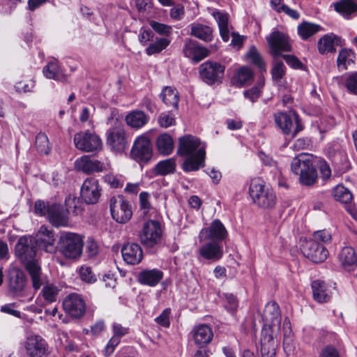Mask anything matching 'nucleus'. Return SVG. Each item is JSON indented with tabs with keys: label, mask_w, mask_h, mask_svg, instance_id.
I'll use <instances>...</instances> for the list:
<instances>
[{
	"label": "nucleus",
	"mask_w": 357,
	"mask_h": 357,
	"mask_svg": "<svg viewBox=\"0 0 357 357\" xmlns=\"http://www.w3.org/2000/svg\"><path fill=\"white\" fill-rule=\"evenodd\" d=\"M311 287L313 298L317 302L327 303L331 300L332 291L324 281L314 280L312 282Z\"/></svg>",
	"instance_id": "c85d7f7f"
},
{
	"label": "nucleus",
	"mask_w": 357,
	"mask_h": 357,
	"mask_svg": "<svg viewBox=\"0 0 357 357\" xmlns=\"http://www.w3.org/2000/svg\"><path fill=\"white\" fill-rule=\"evenodd\" d=\"M190 334L195 344L199 347L208 344L213 337L211 328L205 324L195 326Z\"/></svg>",
	"instance_id": "412c9836"
},
{
	"label": "nucleus",
	"mask_w": 357,
	"mask_h": 357,
	"mask_svg": "<svg viewBox=\"0 0 357 357\" xmlns=\"http://www.w3.org/2000/svg\"><path fill=\"white\" fill-rule=\"evenodd\" d=\"M285 66L282 61H275L271 70L273 79L275 81H280L285 73Z\"/></svg>",
	"instance_id": "603ef678"
},
{
	"label": "nucleus",
	"mask_w": 357,
	"mask_h": 357,
	"mask_svg": "<svg viewBox=\"0 0 357 357\" xmlns=\"http://www.w3.org/2000/svg\"><path fill=\"white\" fill-rule=\"evenodd\" d=\"M37 151L40 154L48 155L51 151V145L47 136L43 132L38 133L35 142Z\"/></svg>",
	"instance_id": "37998d69"
},
{
	"label": "nucleus",
	"mask_w": 357,
	"mask_h": 357,
	"mask_svg": "<svg viewBox=\"0 0 357 357\" xmlns=\"http://www.w3.org/2000/svg\"><path fill=\"white\" fill-rule=\"evenodd\" d=\"M269 53L273 58L282 56L283 52L292 50V45L289 36L280 31H273L266 38Z\"/></svg>",
	"instance_id": "0eeeda50"
},
{
	"label": "nucleus",
	"mask_w": 357,
	"mask_h": 357,
	"mask_svg": "<svg viewBox=\"0 0 357 357\" xmlns=\"http://www.w3.org/2000/svg\"><path fill=\"white\" fill-rule=\"evenodd\" d=\"M84 245L82 237L75 233L64 232L60 236L58 249L67 259H76L82 254Z\"/></svg>",
	"instance_id": "39448f33"
},
{
	"label": "nucleus",
	"mask_w": 357,
	"mask_h": 357,
	"mask_svg": "<svg viewBox=\"0 0 357 357\" xmlns=\"http://www.w3.org/2000/svg\"><path fill=\"white\" fill-rule=\"evenodd\" d=\"M339 40L340 38L334 34L324 35L318 40L317 47L319 53L324 54L335 51V44L338 45Z\"/></svg>",
	"instance_id": "7c9ffc66"
},
{
	"label": "nucleus",
	"mask_w": 357,
	"mask_h": 357,
	"mask_svg": "<svg viewBox=\"0 0 357 357\" xmlns=\"http://www.w3.org/2000/svg\"><path fill=\"white\" fill-rule=\"evenodd\" d=\"M163 278V273L158 269L144 270L137 275L139 283L150 287L157 285Z\"/></svg>",
	"instance_id": "c756f323"
},
{
	"label": "nucleus",
	"mask_w": 357,
	"mask_h": 357,
	"mask_svg": "<svg viewBox=\"0 0 357 357\" xmlns=\"http://www.w3.org/2000/svg\"><path fill=\"white\" fill-rule=\"evenodd\" d=\"M151 27L158 34L169 36L172 31V28L165 24L160 23L156 21H151L149 22Z\"/></svg>",
	"instance_id": "3c124183"
},
{
	"label": "nucleus",
	"mask_w": 357,
	"mask_h": 357,
	"mask_svg": "<svg viewBox=\"0 0 357 357\" xmlns=\"http://www.w3.org/2000/svg\"><path fill=\"white\" fill-rule=\"evenodd\" d=\"M320 357H340V355L336 348L328 345L322 349Z\"/></svg>",
	"instance_id": "774afa93"
},
{
	"label": "nucleus",
	"mask_w": 357,
	"mask_h": 357,
	"mask_svg": "<svg viewBox=\"0 0 357 357\" xmlns=\"http://www.w3.org/2000/svg\"><path fill=\"white\" fill-rule=\"evenodd\" d=\"M197 137L186 135L178 139L177 154L188 156L182 165L185 172L197 171L204 166L206 152Z\"/></svg>",
	"instance_id": "f03ea898"
},
{
	"label": "nucleus",
	"mask_w": 357,
	"mask_h": 357,
	"mask_svg": "<svg viewBox=\"0 0 357 357\" xmlns=\"http://www.w3.org/2000/svg\"><path fill=\"white\" fill-rule=\"evenodd\" d=\"M225 67L220 63L207 61L199 66L201 79L207 84L220 83L224 76Z\"/></svg>",
	"instance_id": "1a4fd4ad"
},
{
	"label": "nucleus",
	"mask_w": 357,
	"mask_h": 357,
	"mask_svg": "<svg viewBox=\"0 0 357 357\" xmlns=\"http://www.w3.org/2000/svg\"><path fill=\"white\" fill-rule=\"evenodd\" d=\"M107 144L110 149L116 152H122L127 146L125 130L123 127L109 129L107 134Z\"/></svg>",
	"instance_id": "6ab92c4d"
},
{
	"label": "nucleus",
	"mask_w": 357,
	"mask_h": 357,
	"mask_svg": "<svg viewBox=\"0 0 357 357\" xmlns=\"http://www.w3.org/2000/svg\"><path fill=\"white\" fill-rule=\"evenodd\" d=\"M36 245L41 250L47 252H54L56 250L54 231L47 226L40 227L36 236L33 238Z\"/></svg>",
	"instance_id": "dca6fc26"
},
{
	"label": "nucleus",
	"mask_w": 357,
	"mask_h": 357,
	"mask_svg": "<svg viewBox=\"0 0 357 357\" xmlns=\"http://www.w3.org/2000/svg\"><path fill=\"white\" fill-rule=\"evenodd\" d=\"M101 189L98 181L95 178H86L81 188L80 195L86 204H96L100 197Z\"/></svg>",
	"instance_id": "2eb2a0df"
},
{
	"label": "nucleus",
	"mask_w": 357,
	"mask_h": 357,
	"mask_svg": "<svg viewBox=\"0 0 357 357\" xmlns=\"http://www.w3.org/2000/svg\"><path fill=\"white\" fill-rule=\"evenodd\" d=\"M76 169L86 174L102 172L107 169L106 165L100 161L91 158L89 155H84L77 158L75 162Z\"/></svg>",
	"instance_id": "aec40b11"
},
{
	"label": "nucleus",
	"mask_w": 357,
	"mask_h": 357,
	"mask_svg": "<svg viewBox=\"0 0 357 357\" xmlns=\"http://www.w3.org/2000/svg\"><path fill=\"white\" fill-rule=\"evenodd\" d=\"M79 275L81 280L87 283H93L96 280L95 275L89 266H82L79 269Z\"/></svg>",
	"instance_id": "6e6d98bb"
},
{
	"label": "nucleus",
	"mask_w": 357,
	"mask_h": 357,
	"mask_svg": "<svg viewBox=\"0 0 357 357\" xmlns=\"http://www.w3.org/2000/svg\"><path fill=\"white\" fill-rule=\"evenodd\" d=\"M345 86L351 93L357 96V72L353 73L347 77Z\"/></svg>",
	"instance_id": "5fc2aeb1"
},
{
	"label": "nucleus",
	"mask_w": 357,
	"mask_h": 357,
	"mask_svg": "<svg viewBox=\"0 0 357 357\" xmlns=\"http://www.w3.org/2000/svg\"><path fill=\"white\" fill-rule=\"evenodd\" d=\"M162 102L167 107H172L175 109L178 105V93L174 89L170 86H165L160 95Z\"/></svg>",
	"instance_id": "c9c22d12"
},
{
	"label": "nucleus",
	"mask_w": 357,
	"mask_h": 357,
	"mask_svg": "<svg viewBox=\"0 0 357 357\" xmlns=\"http://www.w3.org/2000/svg\"><path fill=\"white\" fill-rule=\"evenodd\" d=\"M249 194L252 202L260 208H272L276 204L277 197L273 190L259 178L252 179Z\"/></svg>",
	"instance_id": "7ed1b4c3"
},
{
	"label": "nucleus",
	"mask_w": 357,
	"mask_h": 357,
	"mask_svg": "<svg viewBox=\"0 0 357 357\" xmlns=\"http://www.w3.org/2000/svg\"><path fill=\"white\" fill-rule=\"evenodd\" d=\"M225 301L224 306L225 309L231 314H234L238 307V301L237 298L232 294H225Z\"/></svg>",
	"instance_id": "8fccbe9b"
},
{
	"label": "nucleus",
	"mask_w": 357,
	"mask_h": 357,
	"mask_svg": "<svg viewBox=\"0 0 357 357\" xmlns=\"http://www.w3.org/2000/svg\"><path fill=\"white\" fill-rule=\"evenodd\" d=\"M334 6L337 12L347 17L357 10V5L351 0H342L335 3Z\"/></svg>",
	"instance_id": "a19ab883"
},
{
	"label": "nucleus",
	"mask_w": 357,
	"mask_h": 357,
	"mask_svg": "<svg viewBox=\"0 0 357 357\" xmlns=\"http://www.w3.org/2000/svg\"><path fill=\"white\" fill-rule=\"evenodd\" d=\"M275 121L285 135L293 132V137H294L303 129L298 115L294 112L288 114L284 112L275 114Z\"/></svg>",
	"instance_id": "9d476101"
},
{
	"label": "nucleus",
	"mask_w": 357,
	"mask_h": 357,
	"mask_svg": "<svg viewBox=\"0 0 357 357\" xmlns=\"http://www.w3.org/2000/svg\"><path fill=\"white\" fill-rule=\"evenodd\" d=\"M47 218L54 227H65L68 223V213L59 204H53L47 208Z\"/></svg>",
	"instance_id": "a878e982"
},
{
	"label": "nucleus",
	"mask_w": 357,
	"mask_h": 357,
	"mask_svg": "<svg viewBox=\"0 0 357 357\" xmlns=\"http://www.w3.org/2000/svg\"><path fill=\"white\" fill-rule=\"evenodd\" d=\"M312 240L315 241H320L323 243H328L331 241V234L326 229L319 230L314 232Z\"/></svg>",
	"instance_id": "bf43d9fd"
},
{
	"label": "nucleus",
	"mask_w": 357,
	"mask_h": 357,
	"mask_svg": "<svg viewBox=\"0 0 357 357\" xmlns=\"http://www.w3.org/2000/svg\"><path fill=\"white\" fill-rule=\"evenodd\" d=\"M59 292L58 287L52 283L47 282L41 291L44 300L47 303H52L56 301Z\"/></svg>",
	"instance_id": "de8ad7c7"
},
{
	"label": "nucleus",
	"mask_w": 357,
	"mask_h": 357,
	"mask_svg": "<svg viewBox=\"0 0 357 357\" xmlns=\"http://www.w3.org/2000/svg\"><path fill=\"white\" fill-rule=\"evenodd\" d=\"M264 83H259L257 86H253L250 89L244 92V96L249 99L252 102H255L261 96V89L263 87Z\"/></svg>",
	"instance_id": "864d4df0"
},
{
	"label": "nucleus",
	"mask_w": 357,
	"mask_h": 357,
	"mask_svg": "<svg viewBox=\"0 0 357 357\" xmlns=\"http://www.w3.org/2000/svg\"><path fill=\"white\" fill-rule=\"evenodd\" d=\"M120 343V338L112 336L105 347V354L106 356H110L114 351L116 347Z\"/></svg>",
	"instance_id": "0e129e2a"
},
{
	"label": "nucleus",
	"mask_w": 357,
	"mask_h": 357,
	"mask_svg": "<svg viewBox=\"0 0 357 357\" xmlns=\"http://www.w3.org/2000/svg\"><path fill=\"white\" fill-rule=\"evenodd\" d=\"M43 74L48 79H53L63 82L66 80V76L61 73L60 67L56 62H50L43 68Z\"/></svg>",
	"instance_id": "e433bc0d"
},
{
	"label": "nucleus",
	"mask_w": 357,
	"mask_h": 357,
	"mask_svg": "<svg viewBox=\"0 0 357 357\" xmlns=\"http://www.w3.org/2000/svg\"><path fill=\"white\" fill-rule=\"evenodd\" d=\"M333 195L336 201L344 204H348L353 199L351 192L342 185H337L333 188Z\"/></svg>",
	"instance_id": "79ce46f5"
},
{
	"label": "nucleus",
	"mask_w": 357,
	"mask_h": 357,
	"mask_svg": "<svg viewBox=\"0 0 357 357\" xmlns=\"http://www.w3.org/2000/svg\"><path fill=\"white\" fill-rule=\"evenodd\" d=\"M247 58L250 60L255 65L261 70H265V63L261 54L259 53L255 46H252L246 54Z\"/></svg>",
	"instance_id": "09e8293b"
},
{
	"label": "nucleus",
	"mask_w": 357,
	"mask_h": 357,
	"mask_svg": "<svg viewBox=\"0 0 357 357\" xmlns=\"http://www.w3.org/2000/svg\"><path fill=\"white\" fill-rule=\"evenodd\" d=\"M38 246L33 237L24 236L19 238L15 245V255L25 265L32 282V286L35 290H38L44 280L42 277V271L38 261L35 259Z\"/></svg>",
	"instance_id": "f257e3e1"
},
{
	"label": "nucleus",
	"mask_w": 357,
	"mask_h": 357,
	"mask_svg": "<svg viewBox=\"0 0 357 357\" xmlns=\"http://www.w3.org/2000/svg\"><path fill=\"white\" fill-rule=\"evenodd\" d=\"M176 169V161L174 158H169L159 162L155 167L158 174L167 175L173 173Z\"/></svg>",
	"instance_id": "a18cd8bd"
},
{
	"label": "nucleus",
	"mask_w": 357,
	"mask_h": 357,
	"mask_svg": "<svg viewBox=\"0 0 357 357\" xmlns=\"http://www.w3.org/2000/svg\"><path fill=\"white\" fill-rule=\"evenodd\" d=\"M253 79V72L248 66H243L236 70L233 80L241 86L250 83Z\"/></svg>",
	"instance_id": "58836bf2"
},
{
	"label": "nucleus",
	"mask_w": 357,
	"mask_h": 357,
	"mask_svg": "<svg viewBox=\"0 0 357 357\" xmlns=\"http://www.w3.org/2000/svg\"><path fill=\"white\" fill-rule=\"evenodd\" d=\"M158 123L166 128L175 123V119L169 112H163L158 117Z\"/></svg>",
	"instance_id": "4d7b16f0"
},
{
	"label": "nucleus",
	"mask_w": 357,
	"mask_h": 357,
	"mask_svg": "<svg viewBox=\"0 0 357 357\" xmlns=\"http://www.w3.org/2000/svg\"><path fill=\"white\" fill-rule=\"evenodd\" d=\"M301 250L303 255L314 263L323 262L328 255L325 247L312 239L303 240Z\"/></svg>",
	"instance_id": "f8f14e48"
},
{
	"label": "nucleus",
	"mask_w": 357,
	"mask_h": 357,
	"mask_svg": "<svg viewBox=\"0 0 357 357\" xmlns=\"http://www.w3.org/2000/svg\"><path fill=\"white\" fill-rule=\"evenodd\" d=\"M321 29L320 25L306 21L299 24L297 26L298 34L303 40H307Z\"/></svg>",
	"instance_id": "72a5a7b5"
},
{
	"label": "nucleus",
	"mask_w": 357,
	"mask_h": 357,
	"mask_svg": "<svg viewBox=\"0 0 357 357\" xmlns=\"http://www.w3.org/2000/svg\"><path fill=\"white\" fill-rule=\"evenodd\" d=\"M74 144L77 149L85 152L98 151L102 149L100 138L89 130L76 133Z\"/></svg>",
	"instance_id": "9b49d317"
},
{
	"label": "nucleus",
	"mask_w": 357,
	"mask_h": 357,
	"mask_svg": "<svg viewBox=\"0 0 357 357\" xmlns=\"http://www.w3.org/2000/svg\"><path fill=\"white\" fill-rule=\"evenodd\" d=\"M162 235V231L160 222L156 220H149L144 223L139 237L144 247L154 248L160 243Z\"/></svg>",
	"instance_id": "423d86ee"
},
{
	"label": "nucleus",
	"mask_w": 357,
	"mask_h": 357,
	"mask_svg": "<svg viewBox=\"0 0 357 357\" xmlns=\"http://www.w3.org/2000/svg\"><path fill=\"white\" fill-rule=\"evenodd\" d=\"M148 116L142 111L135 110L130 112L126 116L127 124L134 128H139L147 123Z\"/></svg>",
	"instance_id": "2f4dec72"
},
{
	"label": "nucleus",
	"mask_w": 357,
	"mask_h": 357,
	"mask_svg": "<svg viewBox=\"0 0 357 357\" xmlns=\"http://www.w3.org/2000/svg\"><path fill=\"white\" fill-rule=\"evenodd\" d=\"M114 336L121 338L129 333V328L123 326L119 323L114 322L112 324Z\"/></svg>",
	"instance_id": "680f3d73"
},
{
	"label": "nucleus",
	"mask_w": 357,
	"mask_h": 357,
	"mask_svg": "<svg viewBox=\"0 0 357 357\" xmlns=\"http://www.w3.org/2000/svg\"><path fill=\"white\" fill-rule=\"evenodd\" d=\"M8 287L10 291L17 297L25 296L27 289L24 273L18 268H12L8 273Z\"/></svg>",
	"instance_id": "ddd939ff"
},
{
	"label": "nucleus",
	"mask_w": 357,
	"mask_h": 357,
	"mask_svg": "<svg viewBox=\"0 0 357 357\" xmlns=\"http://www.w3.org/2000/svg\"><path fill=\"white\" fill-rule=\"evenodd\" d=\"M26 354L30 357H43L46 353V343L38 335L27 337L24 345Z\"/></svg>",
	"instance_id": "b1692460"
},
{
	"label": "nucleus",
	"mask_w": 357,
	"mask_h": 357,
	"mask_svg": "<svg viewBox=\"0 0 357 357\" xmlns=\"http://www.w3.org/2000/svg\"><path fill=\"white\" fill-rule=\"evenodd\" d=\"M354 63V54L351 50L343 49L338 54L337 65L340 70H345Z\"/></svg>",
	"instance_id": "4c0bfd02"
},
{
	"label": "nucleus",
	"mask_w": 357,
	"mask_h": 357,
	"mask_svg": "<svg viewBox=\"0 0 357 357\" xmlns=\"http://www.w3.org/2000/svg\"><path fill=\"white\" fill-rule=\"evenodd\" d=\"M171 310L169 308H167L162 311V312L158 317L155 318V321L164 327L169 326V315Z\"/></svg>",
	"instance_id": "052dcab7"
},
{
	"label": "nucleus",
	"mask_w": 357,
	"mask_h": 357,
	"mask_svg": "<svg viewBox=\"0 0 357 357\" xmlns=\"http://www.w3.org/2000/svg\"><path fill=\"white\" fill-rule=\"evenodd\" d=\"M338 259L345 271H351L357 266V253L352 247L343 248L338 255Z\"/></svg>",
	"instance_id": "cd10ccee"
},
{
	"label": "nucleus",
	"mask_w": 357,
	"mask_h": 357,
	"mask_svg": "<svg viewBox=\"0 0 357 357\" xmlns=\"http://www.w3.org/2000/svg\"><path fill=\"white\" fill-rule=\"evenodd\" d=\"M183 51L185 56L196 63L208 56L209 54V51L206 47L200 46L197 42L192 40L185 41Z\"/></svg>",
	"instance_id": "4be33fe9"
},
{
	"label": "nucleus",
	"mask_w": 357,
	"mask_h": 357,
	"mask_svg": "<svg viewBox=\"0 0 357 357\" xmlns=\"http://www.w3.org/2000/svg\"><path fill=\"white\" fill-rule=\"evenodd\" d=\"M291 170L297 175L302 184L313 185L317 179V171L313 165L312 156L307 153H301L294 158L291 162Z\"/></svg>",
	"instance_id": "20e7f679"
},
{
	"label": "nucleus",
	"mask_w": 357,
	"mask_h": 357,
	"mask_svg": "<svg viewBox=\"0 0 357 357\" xmlns=\"http://www.w3.org/2000/svg\"><path fill=\"white\" fill-rule=\"evenodd\" d=\"M318 168L323 179L326 180L331 177V170L328 164L325 160H320L319 162Z\"/></svg>",
	"instance_id": "69168bd1"
},
{
	"label": "nucleus",
	"mask_w": 357,
	"mask_h": 357,
	"mask_svg": "<svg viewBox=\"0 0 357 357\" xmlns=\"http://www.w3.org/2000/svg\"><path fill=\"white\" fill-rule=\"evenodd\" d=\"M64 311L74 318L82 317L86 312V303L77 294H70L63 301Z\"/></svg>",
	"instance_id": "4468645a"
},
{
	"label": "nucleus",
	"mask_w": 357,
	"mask_h": 357,
	"mask_svg": "<svg viewBox=\"0 0 357 357\" xmlns=\"http://www.w3.org/2000/svg\"><path fill=\"white\" fill-rule=\"evenodd\" d=\"M86 252L91 258L97 256L99 252L98 243L92 238L87 241Z\"/></svg>",
	"instance_id": "e2e57ef3"
},
{
	"label": "nucleus",
	"mask_w": 357,
	"mask_h": 357,
	"mask_svg": "<svg viewBox=\"0 0 357 357\" xmlns=\"http://www.w3.org/2000/svg\"><path fill=\"white\" fill-rule=\"evenodd\" d=\"M264 323L272 324L273 331L277 333L280 330L281 315L279 305L275 302L268 303L265 307L263 314Z\"/></svg>",
	"instance_id": "5701e85b"
},
{
	"label": "nucleus",
	"mask_w": 357,
	"mask_h": 357,
	"mask_svg": "<svg viewBox=\"0 0 357 357\" xmlns=\"http://www.w3.org/2000/svg\"><path fill=\"white\" fill-rule=\"evenodd\" d=\"M278 330L277 333L273 331L272 324H268L264 323V327L261 331V346H267L269 344H275L273 339L277 337L280 333Z\"/></svg>",
	"instance_id": "ea45409f"
},
{
	"label": "nucleus",
	"mask_w": 357,
	"mask_h": 357,
	"mask_svg": "<svg viewBox=\"0 0 357 357\" xmlns=\"http://www.w3.org/2000/svg\"><path fill=\"white\" fill-rule=\"evenodd\" d=\"M156 146L160 153L165 155H169L174 150V140L169 135L161 134L157 139Z\"/></svg>",
	"instance_id": "f704fd0d"
},
{
	"label": "nucleus",
	"mask_w": 357,
	"mask_h": 357,
	"mask_svg": "<svg viewBox=\"0 0 357 357\" xmlns=\"http://www.w3.org/2000/svg\"><path fill=\"white\" fill-rule=\"evenodd\" d=\"M121 253L124 261L128 264H137L143 259V251L138 243L125 244L121 248Z\"/></svg>",
	"instance_id": "393cba45"
},
{
	"label": "nucleus",
	"mask_w": 357,
	"mask_h": 357,
	"mask_svg": "<svg viewBox=\"0 0 357 357\" xmlns=\"http://www.w3.org/2000/svg\"><path fill=\"white\" fill-rule=\"evenodd\" d=\"M227 236V231L223 224L218 219L214 220L209 227L203 228L199 235L200 241L208 239L219 242L224 240Z\"/></svg>",
	"instance_id": "a211bd4d"
},
{
	"label": "nucleus",
	"mask_w": 357,
	"mask_h": 357,
	"mask_svg": "<svg viewBox=\"0 0 357 357\" xmlns=\"http://www.w3.org/2000/svg\"><path fill=\"white\" fill-rule=\"evenodd\" d=\"M132 157L142 162H148L152 157V146L149 139L142 135L137 137L131 149Z\"/></svg>",
	"instance_id": "f3484780"
},
{
	"label": "nucleus",
	"mask_w": 357,
	"mask_h": 357,
	"mask_svg": "<svg viewBox=\"0 0 357 357\" xmlns=\"http://www.w3.org/2000/svg\"><path fill=\"white\" fill-rule=\"evenodd\" d=\"M198 253L204 259L213 261L220 259L223 256L222 248L216 241H210L204 244L199 249Z\"/></svg>",
	"instance_id": "bb28decb"
},
{
	"label": "nucleus",
	"mask_w": 357,
	"mask_h": 357,
	"mask_svg": "<svg viewBox=\"0 0 357 357\" xmlns=\"http://www.w3.org/2000/svg\"><path fill=\"white\" fill-rule=\"evenodd\" d=\"M286 63L294 69H304V65L302 62L294 55L284 54L282 56Z\"/></svg>",
	"instance_id": "13d9d810"
},
{
	"label": "nucleus",
	"mask_w": 357,
	"mask_h": 357,
	"mask_svg": "<svg viewBox=\"0 0 357 357\" xmlns=\"http://www.w3.org/2000/svg\"><path fill=\"white\" fill-rule=\"evenodd\" d=\"M275 344H269L267 346H261V357H275Z\"/></svg>",
	"instance_id": "338daca9"
},
{
	"label": "nucleus",
	"mask_w": 357,
	"mask_h": 357,
	"mask_svg": "<svg viewBox=\"0 0 357 357\" xmlns=\"http://www.w3.org/2000/svg\"><path fill=\"white\" fill-rule=\"evenodd\" d=\"M190 34L205 42L211 41L213 38V31L208 26L194 23L190 25Z\"/></svg>",
	"instance_id": "473e14b6"
},
{
	"label": "nucleus",
	"mask_w": 357,
	"mask_h": 357,
	"mask_svg": "<svg viewBox=\"0 0 357 357\" xmlns=\"http://www.w3.org/2000/svg\"><path fill=\"white\" fill-rule=\"evenodd\" d=\"M109 208L112 218L119 223L127 222L132 215L131 204L123 196L111 197Z\"/></svg>",
	"instance_id": "6e6552de"
},
{
	"label": "nucleus",
	"mask_w": 357,
	"mask_h": 357,
	"mask_svg": "<svg viewBox=\"0 0 357 357\" xmlns=\"http://www.w3.org/2000/svg\"><path fill=\"white\" fill-rule=\"evenodd\" d=\"M170 40L167 38H157L154 43H151L146 49L148 55L161 52L170 44Z\"/></svg>",
	"instance_id": "c03bdc74"
},
{
	"label": "nucleus",
	"mask_w": 357,
	"mask_h": 357,
	"mask_svg": "<svg viewBox=\"0 0 357 357\" xmlns=\"http://www.w3.org/2000/svg\"><path fill=\"white\" fill-rule=\"evenodd\" d=\"M65 204L67 208L66 211L68 212L71 210L73 213L76 215L81 214L83 211L82 202L75 195H68L65 199Z\"/></svg>",
	"instance_id": "49530a36"
}]
</instances>
